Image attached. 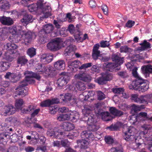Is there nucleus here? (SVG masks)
<instances>
[{"instance_id":"obj_9","label":"nucleus","mask_w":152,"mask_h":152,"mask_svg":"<svg viewBox=\"0 0 152 152\" xmlns=\"http://www.w3.org/2000/svg\"><path fill=\"white\" fill-rule=\"evenodd\" d=\"M38 67L39 68V72H41L43 73H45L48 75L54 73L55 72V69L52 67H45V66H43L40 64L38 65Z\"/></svg>"},{"instance_id":"obj_39","label":"nucleus","mask_w":152,"mask_h":152,"mask_svg":"<svg viewBox=\"0 0 152 152\" xmlns=\"http://www.w3.org/2000/svg\"><path fill=\"white\" fill-rule=\"evenodd\" d=\"M66 132L60 131H55V138L58 139H62L65 138Z\"/></svg>"},{"instance_id":"obj_63","label":"nucleus","mask_w":152,"mask_h":152,"mask_svg":"<svg viewBox=\"0 0 152 152\" xmlns=\"http://www.w3.org/2000/svg\"><path fill=\"white\" fill-rule=\"evenodd\" d=\"M100 54V51H92V57L94 60H96L98 59Z\"/></svg>"},{"instance_id":"obj_57","label":"nucleus","mask_w":152,"mask_h":152,"mask_svg":"<svg viewBox=\"0 0 152 152\" xmlns=\"http://www.w3.org/2000/svg\"><path fill=\"white\" fill-rule=\"evenodd\" d=\"M105 142L108 144H112L114 142L113 138L110 136H106L104 137Z\"/></svg>"},{"instance_id":"obj_49","label":"nucleus","mask_w":152,"mask_h":152,"mask_svg":"<svg viewBox=\"0 0 152 152\" xmlns=\"http://www.w3.org/2000/svg\"><path fill=\"white\" fill-rule=\"evenodd\" d=\"M124 90V89L122 88H115L112 89L113 92L116 94H122Z\"/></svg>"},{"instance_id":"obj_16","label":"nucleus","mask_w":152,"mask_h":152,"mask_svg":"<svg viewBox=\"0 0 152 152\" xmlns=\"http://www.w3.org/2000/svg\"><path fill=\"white\" fill-rule=\"evenodd\" d=\"M4 113L6 115H12L14 114L15 111L16 109L12 104H8L4 107Z\"/></svg>"},{"instance_id":"obj_27","label":"nucleus","mask_w":152,"mask_h":152,"mask_svg":"<svg viewBox=\"0 0 152 152\" xmlns=\"http://www.w3.org/2000/svg\"><path fill=\"white\" fill-rule=\"evenodd\" d=\"M26 89H25L23 87H21L19 86L16 89V94L17 95H20L22 96H25L27 94V91L26 89L27 88H26Z\"/></svg>"},{"instance_id":"obj_30","label":"nucleus","mask_w":152,"mask_h":152,"mask_svg":"<svg viewBox=\"0 0 152 152\" xmlns=\"http://www.w3.org/2000/svg\"><path fill=\"white\" fill-rule=\"evenodd\" d=\"M10 6L11 5L9 1L7 0L4 1L2 2L0 6V9L1 11L4 12L10 9Z\"/></svg>"},{"instance_id":"obj_55","label":"nucleus","mask_w":152,"mask_h":152,"mask_svg":"<svg viewBox=\"0 0 152 152\" xmlns=\"http://www.w3.org/2000/svg\"><path fill=\"white\" fill-rule=\"evenodd\" d=\"M21 112L23 113H27L28 112H31L33 111V110H34V106L33 105H30L26 109L24 108L23 109H20Z\"/></svg>"},{"instance_id":"obj_47","label":"nucleus","mask_w":152,"mask_h":152,"mask_svg":"<svg viewBox=\"0 0 152 152\" xmlns=\"http://www.w3.org/2000/svg\"><path fill=\"white\" fill-rule=\"evenodd\" d=\"M94 94V92L92 91H85L83 93V95H85V98L84 100H87L91 96H93Z\"/></svg>"},{"instance_id":"obj_6","label":"nucleus","mask_w":152,"mask_h":152,"mask_svg":"<svg viewBox=\"0 0 152 152\" xmlns=\"http://www.w3.org/2000/svg\"><path fill=\"white\" fill-rule=\"evenodd\" d=\"M95 114L98 117H101L102 119L104 121H111L113 118L108 112H103L101 110L95 111Z\"/></svg>"},{"instance_id":"obj_5","label":"nucleus","mask_w":152,"mask_h":152,"mask_svg":"<svg viewBox=\"0 0 152 152\" xmlns=\"http://www.w3.org/2000/svg\"><path fill=\"white\" fill-rule=\"evenodd\" d=\"M21 31L19 30H17V28L16 26H13L9 28V32L11 34L12 36H10L8 39V40L10 42H16L14 41L16 40L17 38L19 37L20 35V31Z\"/></svg>"},{"instance_id":"obj_29","label":"nucleus","mask_w":152,"mask_h":152,"mask_svg":"<svg viewBox=\"0 0 152 152\" xmlns=\"http://www.w3.org/2000/svg\"><path fill=\"white\" fill-rule=\"evenodd\" d=\"M63 129L66 131H69L73 129L75 126L73 124L69 122H64L63 124Z\"/></svg>"},{"instance_id":"obj_31","label":"nucleus","mask_w":152,"mask_h":152,"mask_svg":"<svg viewBox=\"0 0 152 152\" xmlns=\"http://www.w3.org/2000/svg\"><path fill=\"white\" fill-rule=\"evenodd\" d=\"M67 30L68 31H69V32L71 34H73L74 35L76 39H78L77 33H78V30H76L73 24H70L69 25Z\"/></svg>"},{"instance_id":"obj_35","label":"nucleus","mask_w":152,"mask_h":152,"mask_svg":"<svg viewBox=\"0 0 152 152\" xmlns=\"http://www.w3.org/2000/svg\"><path fill=\"white\" fill-rule=\"evenodd\" d=\"M146 80H145L142 85H140L137 90L140 92H143L146 91L149 88V86L148 84L146 83Z\"/></svg>"},{"instance_id":"obj_4","label":"nucleus","mask_w":152,"mask_h":152,"mask_svg":"<svg viewBox=\"0 0 152 152\" xmlns=\"http://www.w3.org/2000/svg\"><path fill=\"white\" fill-rule=\"evenodd\" d=\"M62 42L59 39H54L52 42L48 43L47 47L48 49L51 51H56L59 50L61 47Z\"/></svg>"},{"instance_id":"obj_58","label":"nucleus","mask_w":152,"mask_h":152,"mask_svg":"<svg viewBox=\"0 0 152 152\" xmlns=\"http://www.w3.org/2000/svg\"><path fill=\"white\" fill-rule=\"evenodd\" d=\"M68 30L65 28L63 27L60 30V34L62 37H65L68 35Z\"/></svg>"},{"instance_id":"obj_45","label":"nucleus","mask_w":152,"mask_h":152,"mask_svg":"<svg viewBox=\"0 0 152 152\" xmlns=\"http://www.w3.org/2000/svg\"><path fill=\"white\" fill-rule=\"evenodd\" d=\"M69 114H60L57 118L59 121H64L66 120H69Z\"/></svg>"},{"instance_id":"obj_28","label":"nucleus","mask_w":152,"mask_h":152,"mask_svg":"<svg viewBox=\"0 0 152 152\" xmlns=\"http://www.w3.org/2000/svg\"><path fill=\"white\" fill-rule=\"evenodd\" d=\"M140 45L141 46L139 47L138 49L141 51H143L145 49L150 48L151 47L150 43L147 42L146 40H144L142 43L140 44Z\"/></svg>"},{"instance_id":"obj_36","label":"nucleus","mask_w":152,"mask_h":152,"mask_svg":"<svg viewBox=\"0 0 152 152\" xmlns=\"http://www.w3.org/2000/svg\"><path fill=\"white\" fill-rule=\"evenodd\" d=\"M77 143L78 144H80V148L81 149H86L88 148V141L83 140H77Z\"/></svg>"},{"instance_id":"obj_54","label":"nucleus","mask_w":152,"mask_h":152,"mask_svg":"<svg viewBox=\"0 0 152 152\" xmlns=\"http://www.w3.org/2000/svg\"><path fill=\"white\" fill-rule=\"evenodd\" d=\"M76 87L79 91L84 90L86 88L85 84L81 82H79L76 84Z\"/></svg>"},{"instance_id":"obj_64","label":"nucleus","mask_w":152,"mask_h":152,"mask_svg":"<svg viewBox=\"0 0 152 152\" xmlns=\"http://www.w3.org/2000/svg\"><path fill=\"white\" fill-rule=\"evenodd\" d=\"M97 94L98 99L99 100H103L104 99L105 97V95L100 91H98Z\"/></svg>"},{"instance_id":"obj_12","label":"nucleus","mask_w":152,"mask_h":152,"mask_svg":"<svg viewBox=\"0 0 152 152\" xmlns=\"http://www.w3.org/2000/svg\"><path fill=\"white\" fill-rule=\"evenodd\" d=\"M139 119L141 120L145 121L147 120L148 117L147 113L145 112H140L137 116H133L130 118V120H134L133 124L138 121V119Z\"/></svg>"},{"instance_id":"obj_51","label":"nucleus","mask_w":152,"mask_h":152,"mask_svg":"<svg viewBox=\"0 0 152 152\" xmlns=\"http://www.w3.org/2000/svg\"><path fill=\"white\" fill-rule=\"evenodd\" d=\"M102 75L106 81H110L112 79V76L110 73L106 72L103 73Z\"/></svg>"},{"instance_id":"obj_38","label":"nucleus","mask_w":152,"mask_h":152,"mask_svg":"<svg viewBox=\"0 0 152 152\" xmlns=\"http://www.w3.org/2000/svg\"><path fill=\"white\" fill-rule=\"evenodd\" d=\"M24 104V102L23 99H19L15 100V106L18 109H21L23 105Z\"/></svg>"},{"instance_id":"obj_7","label":"nucleus","mask_w":152,"mask_h":152,"mask_svg":"<svg viewBox=\"0 0 152 152\" xmlns=\"http://www.w3.org/2000/svg\"><path fill=\"white\" fill-rule=\"evenodd\" d=\"M60 99H61V102H63L65 103L74 104L76 102V99L73 98L72 94L69 93H66L64 94H60Z\"/></svg>"},{"instance_id":"obj_14","label":"nucleus","mask_w":152,"mask_h":152,"mask_svg":"<svg viewBox=\"0 0 152 152\" xmlns=\"http://www.w3.org/2000/svg\"><path fill=\"white\" fill-rule=\"evenodd\" d=\"M75 76L77 79L86 82H89L91 80V77L84 72L80 73L75 75Z\"/></svg>"},{"instance_id":"obj_53","label":"nucleus","mask_w":152,"mask_h":152,"mask_svg":"<svg viewBox=\"0 0 152 152\" xmlns=\"http://www.w3.org/2000/svg\"><path fill=\"white\" fill-rule=\"evenodd\" d=\"M40 106L42 107H48L51 105L50 99H48L41 102L40 103Z\"/></svg>"},{"instance_id":"obj_17","label":"nucleus","mask_w":152,"mask_h":152,"mask_svg":"<svg viewBox=\"0 0 152 152\" xmlns=\"http://www.w3.org/2000/svg\"><path fill=\"white\" fill-rule=\"evenodd\" d=\"M52 54H43L41 57V61L44 64H46L50 62L53 60Z\"/></svg>"},{"instance_id":"obj_60","label":"nucleus","mask_w":152,"mask_h":152,"mask_svg":"<svg viewBox=\"0 0 152 152\" xmlns=\"http://www.w3.org/2000/svg\"><path fill=\"white\" fill-rule=\"evenodd\" d=\"M109 41L102 40L100 42V47L102 48L108 47L110 45Z\"/></svg>"},{"instance_id":"obj_15","label":"nucleus","mask_w":152,"mask_h":152,"mask_svg":"<svg viewBox=\"0 0 152 152\" xmlns=\"http://www.w3.org/2000/svg\"><path fill=\"white\" fill-rule=\"evenodd\" d=\"M0 21L3 25L7 26H11L14 23L12 19L4 16L0 17Z\"/></svg>"},{"instance_id":"obj_56","label":"nucleus","mask_w":152,"mask_h":152,"mask_svg":"<svg viewBox=\"0 0 152 152\" xmlns=\"http://www.w3.org/2000/svg\"><path fill=\"white\" fill-rule=\"evenodd\" d=\"M12 54L10 53H5L4 55V58L8 61H12L14 59Z\"/></svg>"},{"instance_id":"obj_10","label":"nucleus","mask_w":152,"mask_h":152,"mask_svg":"<svg viewBox=\"0 0 152 152\" xmlns=\"http://www.w3.org/2000/svg\"><path fill=\"white\" fill-rule=\"evenodd\" d=\"M134 129L133 126H130L127 128V131L123 133L124 138L126 141H132L134 139V136L132 135Z\"/></svg>"},{"instance_id":"obj_22","label":"nucleus","mask_w":152,"mask_h":152,"mask_svg":"<svg viewBox=\"0 0 152 152\" xmlns=\"http://www.w3.org/2000/svg\"><path fill=\"white\" fill-rule=\"evenodd\" d=\"M10 65L8 62L4 60L0 61V72L7 70L10 68Z\"/></svg>"},{"instance_id":"obj_32","label":"nucleus","mask_w":152,"mask_h":152,"mask_svg":"<svg viewBox=\"0 0 152 152\" xmlns=\"http://www.w3.org/2000/svg\"><path fill=\"white\" fill-rule=\"evenodd\" d=\"M39 35L38 41L40 44H44L47 42L48 39L46 34L43 33L41 34L40 31H39Z\"/></svg>"},{"instance_id":"obj_52","label":"nucleus","mask_w":152,"mask_h":152,"mask_svg":"<svg viewBox=\"0 0 152 152\" xmlns=\"http://www.w3.org/2000/svg\"><path fill=\"white\" fill-rule=\"evenodd\" d=\"M118 66L117 64H116L114 63H109L106 65L107 68L109 69L108 70L110 71H112L114 69Z\"/></svg>"},{"instance_id":"obj_21","label":"nucleus","mask_w":152,"mask_h":152,"mask_svg":"<svg viewBox=\"0 0 152 152\" xmlns=\"http://www.w3.org/2000/svg\"><path fill=\"white\" fill-rule=\"evenodd\" d=\"M55 68L58 70H63L65 68V61L63 60H58L54 63Z\"/></svg>"},{"instance_id":"obj_48","label":"nucleus","mask_w":152,"mask_h":152,"mask_svg":"<svg viewBox=\"0 0 152 152\" xmlns=\"http://www.w3.org/2000/svg\"><path fill=\"white\" fill-rule=\"evenodd\" d=\"M63 21L61 19L57 20H54L53 21V24L56 28L58 29L60 28L62 26Z\"/></svg>"},{"instance_id":"obj_23","label":"nucleus","mask_w":152,"mask_h":152,"mask_svg":"<svg viewBox=\"0 0 152 152\" xmlns=\"http://www.w3.org/2000/svg\"><path fill=\"white\" fill-rule=\"evenodd\" d=\"M81 136L82 138L88 140H92L94 137V134L89 130L83 131L81 133Z\"/></svg>"},{"instance_id":"obj_19","label":"nucleus","mask_w":152,"mask_h":152,"mask_svg":"<svg viewBox=\"0 0 152 152\" xmlns=\"http://www.w3.org/2000/svg\"><path fill=\"white\" fill-rule=\"evenodd\" d=\"M54 27L51 24H48L45 25L42 29L40 31V33H43L45 34L50 33L53 30Z\"/></svg>"},{"instance_id":"obj_46","label":"nucleus","mask_w":152,"mask_h":152,"mask_svg":"<svg viewBox=\"0 0 152 152\" xmlns=\"http://www.w3.org/2000/svg\"><path fill=\"white\" fill-rule=\"evenodd\" d=\"M27 53L31 58L33 57L36 55V49L33 48H30L27 50Z\"/></svg>"},{"instance_id":"obj_24","label":"nucleus","mask_w":152,"mask_h":152,"mask_svg":"<svg viewBox=\"0 0 152 152\" xmlns=\"http://www.w3.org/2000/svg\"><path fill=\"white\" fill-rule=\"evenodd\" d=\"M25 14L24 15L23 18L21 19V21L23 23L28 24L32 22L33 17L31 15L26 13L25 11Z\"/></svg>"},{"instance_id":"obj_50","label":"nucleus","mask_w":152,"mask_h":152,"mask_svg":"<svg viewBox=\"0 0 152 152\" xmlns=\"http://www.w3.org/2000/svg\"><path fill=\"white\" fill-rule=\"evenodd\" d=\"M74 48L72 45H70L67 46L65 49L64 52V54L66 56L69 55V54L72 52Z\"/></svg>"},{"instance_id":"obj_59","label":"nucleus","mask_w":152,"mask_h":152,"mask_svg":"<svg viewBox=\"0 0 152 152\" xmlns=\"http://www.w3.org/2000/svg\"><path fill=\"white\" fill-rule=\"evenodd\" d=\"M7 136H9V135L8 133L6 132L0 134V142H6V141H4V140L7 139Z\"/></svg>"},{"instance_id":"obj_37","label":"nucleus","mask_w":152,"mask_h":152,"mask_svg":"<svg viewBox=\"0 0 152 152\" xmlns=\"http://www.w3.org/2000/svg\"><path fill=\"white\" fill-rule=\"evenodd\" d=\"M17 63L21 65H24L28 62V60L25 56H19L17 58Z\"/></svg>"},{"instance_id":"obj_43","label":"nucleus","mask_w":152,"mask_h":152,"mask_svg":"<svg viewBox=\"0 0 152 152\" xmlns=\"http://www.w3.org/2000/svg\"><path fill=\"white\" fill-rule=\"evenodd\" d=\"M145 108L144 106L143 105L140 106L136 105L135 104H133L132 106V111L136 113L138 111H140L142 109Z\"/></svg>"},{"instance_id":"obj_40","label":"nucleus","mask_w":152,"mask_h":152,"mask_svg":"<svg viewBox=\"0 0 152 152\" xmlns=\"http://www.w3.org/2000/svg\"><path fill=\"white\" fill-rule=\"evenodd\" d=\"M34 73V72L28 71H25L24 73V75H26L25 79H26L28 81H30L31 82H34V80L31 79Z\"/></svg>"},{"instance_id":"obj_62","label":"nucleus","mask_w":152,"mask_h":152,"mask_svg":"<svg viewBox=\"0 0 152 152\" xmlns=\"http://www.w3.org/2000/svg\"><path fill=\"white\" fill-rule=\"evenodd\" d=\"M32 83V82H31V81H28L26 80V79H25V80H23L20 83L19 86L21 87H24L25 86H26L28 85V83L30 84Z\"/></svg>"},{"instance_id":"obj_11","label":"nucleus","mask_w":152,"mask_h":152,"mask_svg":"<svg viewBox=\"0 0 152 152\" xmlns=\"http://www.w3.org/2000/svg\"><path fill=\"white\" fill-rule=\"evenodd\" d=\"M112 58L114 63L117 64L119 66L122 64L123 63L124 57H121V55L119 53H117L113 54L112 56Z\"/></svg>"},{"instance_id":"obj_1","label":"nucleus","mask_w":152,"mask_h":152,"mask_svg":"<svg viewBox=\"0 0 152 152\" xmlns=\"http://www.w3.org/2000/svg\"><path fill=\"white\" fill-rule=\"evenodd\" d=\"M92 110L93 108L87 105L84 106L82 110L85 120L87 121L88 125L97 123L95 119L96 115L91 113Z\"/></svg>"},{"instance_id":"obj_34","label":"nucleus","mask_w":152,"mask_h":152,"mask_svg":"<svg viewBox=\"0 0 152 152\" xmlns=\"http://www.w3.org/2000/svg\"><path fill=\"white\" fill-rule=\"evenodd\" d=\"M79 117V115L78 113L72 112L69 114V120L73 122H76Z\"/></svg>"},{"instance_id":"obj_61","label":"nucleus","mask_w":152,"mask_h":152,"mask_svg":"<svg viewBox=\"0 0 152 152\" xmlns=\"http://www.w3.org/2000/svg\"><path fill=\"white\" fill-rule=\"evenodd\" d=\"M117 74L118 76L121 78H126L129 77L128 73L125 71L119 72H118Z\"/></svg>"},{"instance_id":"obj_25","label":"nucleus","mask_w":152,"mask_h":152,"mask_svg":"<svg viewBox=\"0 0 152 152\" xmlns=\"http://www.w3.org/2000/svg\"><path fill=\"white\" fill-rule=\"evenodd\" d=\"M68 81V77L66 76H63L58 79L57 84L59 86H62L66 85Z\"/></svg>"},{"instance_id":"obj_33","label":"nucleus","mask_w":152,"mask_h":152,"mask_svg":"<svg viewBox=\"0 0 152 152\" xmlns=\"http://www.w3.org/2000/svg\"><path fill=\"white\" fill-rule=\"evenodd\" d=\"M13 42L12 43H8L6 44L5 46L7 47L6 48L8 50L12 51V54L15 53L14 50L17 49L18 48V46L14 44L15 42Z\"/></svg>"},{"instance_id":"obj_18","label":"nucleus","mask_w":152,"mask_h":152,"mask_svg":"<svg viewBox=\"0 0 152 152\" xmlns=\"http://www.w3.org/2000/svg\"><path fill=\"white\" fill-rule=\"evenodd\" d=\"M131 99L134 102L138 103H142L146 102V99L144 96L142 95L138 97L137 94H133L131 95Z\"/></svg>"},{"instance_id":"obj_26","label":"nucleus","mask_w":152,"mask_h":152,"mask_svg":"<svg viewBox=\"0 0 152 152\" xmlns=\"http://www.w3.org/2000/svg\"><path fill=\"white\" fill-rule=\"evenodd\" d=\"M123 124L120 122H117L114 124H112L107 127L111 131H117L122 126Z\"/></svg>"},{"instance_id":"obj_44","label":"nucleus","mask_w":152,"mask_h":152,"mask_svg":"<svg viewBox=\"0 0 152 152\" xmlns=\"http://www.w3.org/2000/svg\"><path fill=\"white\" fill-rule=\"evenodd\" d=\"M120 50L121 53H128L132 52L133 50L129 48L127 46L125 45L120 47Z\"/></svg>"},{"instance_id":"obj_2","label":"nucleus","mask_w":152,"mask_h":152,"mask_svg":"<svg viewBox=\"0 0 152 152\" xmlns=\"http://www.w3.org/2000/svg\"><path fill=\"white\" fill-rule=\"evenodd\" d=\"M68 64L70 68H72L73 69L75 68L76 70L77 69L81 70L89 68L92 65V63L91 62L85 63L81 65V63L78 60L69 61Z\"/></svg>"},{"instance_id":"obj_13","label":"nucleus","mask_w":152,"mask_h":152,"mask_svg":"<svg viewBox=\"0 0 152 152\" xmlns=\"http://www.w3.org/2000/svg\"><path fill=\"white\" fill-rule=\"evenodd\" d=\"M141 71L146 77H149L150 74H152V66L150 64L143 65L141 67Z\"/></svg>"},{"instance_id":"obj_3","label":"nucleus","mask_w":152,"mask_h":152,"mask_svg":"<svg viewBox=\"0 0 152 152\" xmlns=\"http://www.w3.org/2000/svg\"><path fill=\"white\" fill-rule=\"evenodd\" d=\"M19 33L20 34L19 37L17 38V40L15 41V42H19L21 39L24 40L26 44V43H28L31 42L32 39V34L31 32H26L23 31H20Z\"/></svg>"},{"instance_id":"obj_42","label":"nucleus","mask_w":152,"mask_h":152,"mask_svg":"<svg viewBox=\"0 0 152 152\" xmlns=\"http://www.w3.org/2000/svg\"><path fill=\"white\" fill-rule=\"evenodd\" d=\"M88 125V129L91 132H95L99 128V126L97 125L96 123Z\"/></svg>"},{"instance_id":"obj_20","label":"nucleus","mask_w":152,"mask_h":152,"mask_svg":"<svg viewBox=\"0 0 152 152\" xmlns=\"http://www.w3.org/2000/svg\"><path fill=\"white\" fill-rule=\"evenodd\" d=\"M109 111L110 113L115 117H120L124 114L122 111L117 109L114 107H110Z\"/></svg>"},{"instance_id":"obj_8","label":"nucleus","mask_w":152,"mask_h":152,"mask_svg":"<svg viewBox=\"0 0 152 152\" xmlns=\"http://www.w3.org/2000/svg\"><path fill=\"white\" fill-rule=\"evenodd\" d=\"M145 80L140 76L136 78L134 81H133L132 84L129 86V88L130 89L137 90L140 86V85L144 82Z\"/></svg>"},{"instance_id":"obj_41","label":"nucleus","mask_w":152,"mask_h":152,"mask_svg":"<svg viewBox=\"0 0 152 152\" xmlns=\"http://www.w3.org/2000/svg\"><path fill=\"white\" fill-rule=\"evenodd\" d=\"M43 0H39L37 2L38 6L42 9L43 10H46L47 9L50 10V7L48 4L47 5H43Z\"/></svg>"}]
</instances>
